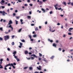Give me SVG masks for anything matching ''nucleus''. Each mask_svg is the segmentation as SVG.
Listing matches in <instances>:
<instances>
[{
  "mask_svg": "<svg viewBox=\"0 0 73 73\" xmlns=\"http://www.w3.org/2000/svg\"><path fill=\"white\" fill-rule=\"evenodd\" d=\"M0 13L2 14V15H3V16H5V14L7 15V13H5L4 11H0Z\"/></svg>",
  "mask_w": 73,
  "mask_h": 73,
  "instance_id": "obj_1",
  "label": "nucleus"
},
{
  "mask_svg": "<svg viewBox=\"0 0 73 73\" xmlns=\"http://www.w3.org/2000/svg\"><path fill=\"white\" fill-rule=\"evenodd\" d=\"M37 2L38 3V4L39 5H42V1H40L39 0H38L37 1Z\"/></svg>",
  "mask_w": 73,
  "mask_h": 73,
  "instance_id": "obj_2",
  "label": "nucleus"
},
{
  "mask_svg": "<svg viewBox=\"0 0 73 73\" xmlns=\"http://www.w3.org/2000/svg\"><path fill=\"white\" fill-rule=\"evenodd\" d=\"M38 67H37V68L38 69V70H41V66H39Z\"/></svg>",
  "mask_w": 73,
  "mask_h": 73,
  "instance_id": "obj_3",
  "label": "nucleus"
},
{
  "mask_svg": "<svg viewBox=\"0 0 73 73\" xmlns=\"http://www.w3.org/2000/svg\"><path fill=\"white\" fill-rule=\"evenodd\" d=\"M9 38V37H5V41H6Z\"/></svg>",
  "mask_w": 73,
  "mask_h": 73,
  "instance_id": "obj_4",
  "label": "nucleus"
},
{
  "mask_svg": "<svg viewBox=\"0 0 73 73\" xmlns=\"http://www.w3.org/2000/svg\"><path fill=\"white\" fill-rule=\"evenodd\" d=\"M8 27L9 28H11L12 31H13V27H12V25H10L9 26V27H7V28H8Z\"/></svg>",
  "mask_w": 73,
  "mask_h": 73,
  "instance_id": "obj_5",
  "label": "nucleus"
},
{
  "mask_svg": "<svg viewBox=\"0 0 73 73\" xmlns=\"http://www.w3.org/2000/svg\"><path fill=\"white\" fill-rule=\"evenodd\" d=\"M7 65L8 66H13V63L9 64H7Z\"/></svg>",
  "mask_w": 73,
  "mask_h": 73,
  "instance_id": "obj_6",
  "label": "nucleus"
},
{
  "mask_svg": "<svg viewBox=\"0 0 73 73\" xmlns=\"http://www.w3.org/2000/svg\"><path fill=\"white\" fill-rule=\"evenodd\" d=\"M50 29V32H54V31H55V30H54V31H52V30H51V29H52L51 28V27H49Z\"/></svg>",
  "mask_w": 73,
  "mask_h": 73,
  "instance_id": "obj_7",
  "label": "nucleus"
},
{
  "mask_svg": "<svg viewBox=\"0 0 73 73\" xmlns=\"http://www.w3.org/2000/svg\"><path fill=\"white\" fill-rule=\"evenodd\" d=\"M31 56H34V57H36V58H37V56H36V55L35 54H33L31 55Z\"/></svg>",
  "mask_w": 73,
  "mask_h": 73,
  "instance_id": "obj_8",
  "label": "nucleus"
},
{
  "mask_svg": "<svg viewBox=\"0 0 73 73\" xmlns=\"http://www.w3.org/2000/svg\"><path fill=\"white\" fill-rule=\"evenodd\" d=\"M7 66H8V65H6L5 66V68H4V70H7Z\"/></svg>",
  "mask_w": 73,
  "mask_h": 73,
  "instance_id": "obj_9",
  "label": "nucleus"
},
{
  "mask_svg": "<svg viewBox=\"0 0 73 73\" xmlns=\"http://www.w3.org/2000/svg\"><path fill=\"white\" fill-rule=\"evenodd\" d=\"M12 24V21L10 20L9 21V23L8 24V25H10V24Z\"/></svg>",
  "mask_w": 73,
  "mask_h": 73,
  "instance_id": "obj_10",
  "label": "nucleus"
},
{
  "mask_svg": "<svg viewBox=\"0 0 73 73\" xmlns=\"http://www.w3.org/2000/svg\"><path fill=\"white\" fill-rule=\"evenodd\" d=\"M70 4H71V5H72V6H73V3H70V2H69L68 3V5H70Z\"/></svg>",
  "mask_w": 73,
  "mask_h": 73,
  "instance_id": "obj_11",
  "label": "nucleus"
},
{
  "mask_svg": "<svg viewBox=\"0 0 73 73\" xmlns=\"http://www.w3.org/2000/svg\"><path fill=\"white\" fill-rule=\"evenodd\" d=\"M56 45H57V44H55V43H53V45H52V46H54V47L55 48H56Z\"/></svg>",
  "mask_w": 73,
  "mask_h": 73,
  "instance_id": "obj_12",
  "label": "nucleus"
},
{
  "mask_svg": "<svg viewBox=\"0 0 73 73\" xmlns=\"http://www.w3.org/2000/svg\"><path fill=\"white\" fill-rule=\"evenodd\" d=\"M41 10H42V11H43V12L44 13H45V12H46L45 10L44 9H43V8L41 9Z\"/></svg>",
  "mask_w": 73,
  "mask_h": 73,
  "instance_id": "obj_13",
  "label": "nucleus"
},
{
  "mask_svg": "<svg viewBox=\"0 0 73 73\" xmlns=\"http://www.w3.org/2000/svg\"><path fill=\"white\" fill-rule=\"evenodd\" d=\"M20 21L21 23V24H24V23L23 22V19H20Z\"/></svg>",
  "mask_w": 73,
  "mask_h": 73,
  "instance_id": "obj_14",
  "label": "nucleus"
},
{
  "mask_svg": "<svg viewBox=\"0 0 73 73\" xmlns=\"http://www.w3.org/2000/svg\"><path fill=\"white\" fill-rule=\"evenodd\" d=\"M25 54H28V51L26 50L25 52Z\"/></svg>",
  "mask_w": 73,
  "mask_h": 73,
  "instance_id": "obj_15",
  "label": "nucleus"
},
{
  "mask_svg": "<svg viewBox=\"0 0 73 73\" xmlns=\"http://www.w3.org/2000/svg\"><path fill=\"white\" fill-rule=\"evenodd\" d=\"M22 29H23L22 28H21L19 29L18 31V32H21V30H22Z\"/></svg>",
  "mask_w": 73,
  "mask_h": 73,
  "instance_id": "obj_16",
  "label": "nucleus"
},
{
  "mask_svg": "<svg viewBox=\"0 0 73 73\" xmlns=\"http://www.w3.org/2000/svg\"><path fill=\"white\" fill-rule=\"evenodd\" d=\"M48 41H50V42H53V40H50V39H48Z\"/></svg>",
  "mask_w": 73,
  "mask_h": 73,
  "instance_id": "obj_17",
  "label": "nucleus"
},
{
  "mask_svg": "<svg viewBox=\"0 0 73 73\" xmlns=\"http://www.w3.org/2000/svg\"><path fill=\"white\" fill-rule=\"evenodd\" d=\"M30 39H31V40H30V41H33V39H32L31 38V37H30Z\"/></svg>",
  "mask_w": 73,
  "mask_h": 73,
  "instance_id": "obj_18",
  "label": "nucleus"
},
{
  "mask_svg": "<svg viewBox=\"0 0 73 73\" xmlns=\"http://www.w3.org/2000/svg\"><path fill=\"white\" fill-rule=\"evenodd\" d=\"M54 56H52L50 58L51 59H52H52H53L54 58Z\"/></svg>",
  "mask_w": 73,
  "mask_h": 73,
  "instance_id": "obj_19",
  "label": "nucleus"
},
{
  "mask_svg": "<svg viewBox=\"0 0 73 73\" xmlns=\"http://www.w3.org/2000/svg\"><path fill=\"white\" fill-rule=\"evenodd\" d=\"M5 2V1H4V0H2L1 1V2L2 3H4Z\"/></svg>",
  "mask_w": 73,
  "mask_h": 73,
  "instance_id": "obj_20",
  "label": "nucleus"
},
{
  "mask_svg": "<svg viewBox=\"0 0 73 73\" xmlns=\"http://www.w3.org/2000/svg\"><path fill=\"white\" fill-rule=\"evenodd\" d=\"M35 30L36 31H38V27H36V28Z\"/></svg>",
  "mask_w": 73,
  "mask_h": 73,
  "instance_id": "obj_21",
  "label": "nucleus"
},
{
  "mask_svg": "<svg viewBox=\"0 0 73 73\" xmlns=\"http://www.w3.org/2000/svg\"><path fill=\"white\" fill-rule=\"evenodd\" d=\"M17 19H19V18H20V16H17L16 17Z\"/></svg>",
  "mask_w": 73,
  "mask_h": 73,
  "instance_id": "obj_22",
  "label": "nucleus"
},
{
  "mask_svg": "<svg viewBox=\"0 0 73 73\" xmlns=\"http://www.w3.org/2000/svg\"><path fill=\"white\" fill-rule=\"evenodd\" d=\"M29 69H30V70H32L33 69V68L32 67H29Z\"/></svg>",
  "mask_w": 73,
  "mask_h": 73,
  "instance_id": "obj_23",
  "label": "nucleus"
},
{
  "mask_svg": "<svg viewBox=\"0 0 73 73\" xmlns=\"http://www.w3.org/2000/svg\"><path fill=\"white\" fill-rule=\"evenodd\" d=\"M11 44L12 45H15V42H12Z\"/></svg>",
  "mask_w": 73,
  "mask_h": 73,
  "instance_id": "obj_24",
  "label": "nucleus"
},
{
  "mask_svg": "<svg viewBox=\"0 0 73 73\" xmlns=\"http://www.w3.org/2000/svg\"><path fill=\"white\" fill-rule=\"evenodd\" d=\"M27 18H28V19H31V16H28Z\"/></svg>",
  "mask_w": 73,
  "mask_h": 73,
  "instance_id": "obj_25",
  "label": "nucleus"
},
{
  "mask_svg": "<svg viewBox=\"0 0 73 73\" xmlns=\"http://www.w3.org/2000/svg\"><path fill=\"white\" fill-rule=\"evenodd\" d=\"M16 21V25H17V24H18V21Z\"/></svg>",
  "mask_w": 73,
  "mask_h": 73,
  "instance_id": "obj_26",
  "label": "nucleus"
},
{
  "mask_svg": "<svg viewBox=\"0 0 73 73\" xmlns=\"http://www.w3.org/2000/svg\"><path fill=\"white\" fill-rule=\"evenodd\" d=\"M17 53V52H16V51H15L14 52H13V54H16V53Z\"/></svg>",
  "mask_w": 73,
  "mask_h": 73,
  "instance_id": "obj_27",
  "label": "nucleus"
},
{
  "mask_svg": "<svg viewBox=\"0 0 73 73\" xmlns=\"http://www.w3.org/2000/svg\"><path fill=\"white\" fill-rule=\"evenodd\" d=\"M28 68V67H25L24 68V69H27Z\"/></svg>",
  "mask_w": 73,
  "mask_h": 73,
  "instance_id": "obj_28",
  "label": "nucleus"
},
{
  "mask_svg": "<svg viewBox=\"0 0 73 73\" xmlns=\"http://www.w3.org/2000/svg\"><path fill=\"white\" fill-rule=\"evenodd\" d=\"M31 60H34L35 59V58H34V57H31Z\"/></svg>",
  "mask_w": 73,
  "mask_h": 73,
  "instance_id": "obj_29",
  "label": "nucleus"
},
{
  "mask_svg": "<svg viewBox=\"0 0 73 73\" xmlns=\"http://www.w3.org/2000/svg\"><path fill=\"white\" fill-rule=\"evenodd\" d=\"M39 56H42V54H41V53H39Z\"/></svg>",
  "mask_w": 73,
  "mask_h": 73,
  "instance_id": "obj_30",
  "label": "nucleus"
},
{
  "mask_svg": "<svg viewBox=\"0 0 73 73\" xmlns=\"http://www.w3.org/2000/svg\"><path fill=\"white\" fill-rule=\"evenodd\" d=\"M53 13V12L52 11H51L50 12V14H51Z\"/></svg>",
  "mask_w": 73,
  "mask_h": 73,
  "instance_id": "obj_31",
  "label": "nucleus"
},
{
  "mask_svg": "<svg viewBox=\"0 0 73 73\" xmlns=\"http://www.w3.org/2000/svg\"><path fill=\"white\" fill-rule=\"evenodd\" d=\"M20 43V45L21 46H22L23 45V43H21L20 42H19Z\"/></svg>",
  "mask_w": 73,
  "mask_h": 73,
  "instance_id": "obj_32",
  "label": "nucleus"
},
{
  "mask_svg": "<svg viewBox=\"0 0 73 73\" xmlns=\"http://www.w3.org/2000/svg\"><path fill=\"white\" fill-rule=\"evenodd\" d=\"M68 35H72V33H68Z\"/></svg>",
  "mask_w": 73,
  "mask_h": 73,
  "instance_id": "obj_33",
  "label": "nucleus"
},
{
  "mask_svg": "<svg viewBox=\"0 0 73 73\" xmlns=\"http://www.w3.org/2000/svg\"><path fill=\"white\" fill-rule=\"evenodd\" d=\"M7 50H8V51H10L11 49L9 48H7Z\"/></svg>",
  "mask_w": 73,
  "mask_h": 73,
  "instance_id": "obj_34",
  "label": "nucleus"
},
{
  "mask_svg": "<svg viewBox=\"0 0 73 73\" xmlns=\"http://www.w3.org/2000/svg\"><path fill=\"white\" fill-rule=\"evenodd\" d=\"M63 4L65 5H66V3L65 2H63Z\"/></svg>",
  "mask_w": 73,
  "mask_h": 73,
  "instance_id": "obj_35",
  "label": "nucleus"
},
{
  "mask_svg": "<svg viewBox=\"0 0 73 73\" xmlns=\"http://www.w3.org/2000/svg\"><path fill=\"white\" fill-rule=\"evenodd\" d=\"M21 41L22 42H25V40L24 39H23L21 40Z\"/></svg>",
  "mask_w": 73,
  "mask_h": 73,
  "instance_id": "obj_36",
  "label": "nucleus"
},
{
  "mask_svg": "<svg viewBox=\"0 0 73 73\" xmlns=\"http://www.w3.org/2000/svg\"><path fill=\"white\" fill-rule=\"evenodd\" d=\"M13 65H15V66L16 65V63H15V62L13 63Z\"/></svg>",
  "mask_w": 73,
  "mask_h": 73,
  "instance_id": "obj_37",
  "label": "nucleus"
},
{
  "mask_svg": "<svg viewBox=\"0 0 73 73\" xmlns=\"http://www.w3.org/2000/svg\"><path fill=\"white\" fill-rule=\"evenodd\" d=\"M0 30H1V31H3V28L2 27H1V28L0 27Z\"/></svg>",
  "mask_w": 73,
  "mask_h": 73,
  "instance_id": "obj_38",
  "label": "nucleus"
},
{
  "mask_svg": "<svg viewBox=\"0 0 73 73\" xmlns=\"http://www.w3.org/2000/svg\"><path fill=\"white\" fill-rule=\"evenodd\" d=\"M3 61V59L2 58L1 59H0V61L1 62H2V61Z\"/></svg>",
  "mask_w": 73,
  "mask_h": 73,
  "instance_id": "obj_39",
  "label": "nucleus"
},
{
  "mask_svg": "<svg viewBox=\"0 0 73 73\" xmlns=\"http://www.w3.org/2000/svg\"><path fill=\"white\" fill-rule=\"evenodd\" d=\"M14 58H15L16 59H17V56H14Z\"/></svg>",
  "mask_w": 73,
  "mask_h": 73,
  "instance_id": "obj_40",
  "label": "nucleus"
},
{
  "mask_svg": "<svg viewBox=\"0 0 73 73\" xmlns=\"http://www.w3.org/2000/svg\"><path fill=\"white\" fill-rule=\"evenodd\" d=\"M1 8H3V9L5 8V6H1Z\"/></svg>",
  "mask_w": 73,
  "mask_h": 73,
  "instance_id": "obj_41",
  "label": "nucleus"
},
{
  "mask_svg": "<svg viewBox=\"0 0 73 73\" xmlns=\"http://www.w3.org/2000/svg\"><path fill=\"white\" fill-rule=\"evenodd\" d=\"M26 58H27V60H29L30 59V58H28L27 57H26Z\"/></svg>",
  "mask_w": 73,
  "mask_h": 73,
  "instance_id": "obj_42",
  "label": "nucleus"
},
{
  "mask_svg": "<svg viewBox=\"0 0 73 73\" xmlns=\"http://www.w3.org/2000/svg\"><path fill=\"white\" fill-rule=\"evenodd\" d=\"M58 6V4H56L55 5H54V7H56L57 6Z\"/></svg>",
  "mask_w": 73,
  "mask_h": 73,
  "instance_id": "obj_43",
  "label": "nucleus"
},
{
  "mask_svg": "<svg viewBox=\"0 0 73 73\" xmlns=\"http://www.w3.org/2000/svg\"><path fill=\"white\" fill-rule=\"evenodd\" d=\"M0 40H1V41L3 40V38L1 37H0Z\"/></svg>",
  "mask_w": 73,
  "mask_h": 73,
  "instance_id": "obj_44",
  "label": "nucleus"
},
{
  "mask_svg": "<svg viewBox=\"0 0 73 73\" xmlns=\"http://www.w3.org/2000/svg\"><path fill=\"white\" fill-rule=\"evenodd\" d=\"M58 50L59 51H61V48H59L58 49Z\"/></svg>",
  "mask_w": 73,
  "mask_h": 73,
  "instance_id": "obj_45",
  "label": "nucleus"
},
{
  "mask_svg": "<svg viewBox=\"0 0 73 73\" xmlns=\"http://www.w3.org/2000/svg\"><path fill=\"white\" fill-rule=\"evenodd\" d=\"M7 5L8 6H11V4H10V3L8 4Z\"/></svg>",
  "mask_w": 73,
  "mask_h": 73,
  "instance_id": "obj_46",
  "label": "nucleus"
},
{
  "mask_svg": "<svg viewBox=\"0 0 73 73\" xmlns=\"http://www.w3.org/2000/svg\"><path fill=\"white\" fill-rule=\"evenodd\" d=\"M68 31H69V32H72V31H71V30H70V29H69L68 30Z\"/></svg>",
  "mask_w": 73,
  "mask_h": 73,
  "instance_id": "obj_47",
  "label": "nucleus"
},
{
  "mask_svg": "<svg viewBox=\"0 0 73 73\" xmlns=\"http://www.w3.org/2000/svg\"><path fill=\"white\" fill-rule=\"evenodd\" d=\"M47 0H43L42 1L43 2H45V1H46Z\"/></svg>",
  "mask_w": 73,
  "mask_h": 73,
  "instance_id": "obj_48",
  "label": "nucleus"
},
{
  "mask_svg": "<svg viewBox=\"0 0 73 73\" xmlns=\"http://www.w3.org/2000/svg\"><path fill=\"white\" fill-rule=\"evenodd\" d=\"M2 68H3V66H1L0 67V69H2Z\"/></svg>",
  "mask_w": 73,
  "mask_h": 73,
  "instance_id": "obj_49",
  "label": "nucleus"
},
{
  "mask_svg": "<svg viewBox=\"0 0 73 73\" xmlns=\"http://www.w3.org/2000/svg\"><path fill=\"white\" fill-rule=\"evenodd\" d=\"M16 60H17V61H19V59H18L17 58V59H16Z\"/></svg>",
  "mask_w": 73,
  "mask_h": 73,
  "instance_id": "obj_50",
  "label": "nucleus"
},
{
  "mask_svg": "<svg viewBox=\"0 0 73 73\" xmlns=\"http://www.w3.org/2000/svg\"><path fill=\"white\" fill-rule=\"evenodd\" d=\"M46 11H49V9L46 8Z\"/></svg>",
  "mask_w": 73,
  "mask_h": 73,
  "instance_id": "obj_51",
  "label": "nucleus"
},
{
  "mask_svg": "<svg viewBox=\"0 0 73 73\" xmlns=\"http://www.w3.org/2000/svg\"><path fill=\"white\" fill-rule=\"evenodd\" d=\"M7 61H9V58H7Z\"/></svg>",
  "mask_w": 73,
  "mask_h": 73,
  "instance_id": "obj_52",
  "label": "nucleus"
},
{
  "mask_svg": "<svg viewBox=\"0 0 73 73\" xmlns=\"http://www.w3.org/2000/svg\"><path fill=\"white\" fill-rule=\"evenodd\" d=\"M19 48H21V46H19Z\"/></svg>",
  "mask_w": 73,
  "mask_h": 73,
  "instance_id": "obj_53",
  "label": "nucleus"
},
{
  "mask_svg": "<svg viewBox=\"0 0 73 73\" xmlns=\"http://www.w3.org/2000/svg\"><path fill=\"white\" fill-rule=\"evenodd\" d=\"M27 2H28V3H29L30 2V1H31L30 0H28L27 1Z\"/></svg>",
  "mask_w": 73,
  "mask_h": 73,
  "instance_id": "obj_54",
  "label": "nucleus"
},
{
  "mask_svg": "<svg viewBox=\"0 0 73 73\" xmlns=\"http://www.w3.org/2000/svg\"><path fill=\"white\" fill-rule=\"evenodd\" d=\"M69 29H70V30H72L73 29V28H70Z\"/></svg>",
  "mask_w": 73,
  "mask_h": 73,
  "instance_id": "obj_55",
  "label": "nucleus"
},
{
  "mask_svg": "<svg viewBox=\"0 0 73 73\" xmlns=\"http://www.w3.org/2000/svg\"><path fill=\"white\" fill-rule=\"evenodd\" d=\"M29 13L30 15H31V14H32V12H31V11H29Z\"/></svg>",
  "mask_w": 73,
  "mask_h": 73,
  "instance_id": "obj_56",
  "label": "nucleus"
},
{
  "mask_svg": "<svg viewBox=\"0 0 73 73\" xmlns=\"http://www.w3.org/2000/svg\"><path fill=\"white\" fill-rule=\"evenodd\" d=\"M37 36V35H33V37H36Z\"/></svg>",
  "mask_w": 73,
  "mask_h": 73,
  "instance_id": "obj_57",
  "label": "nucleus"
},
{
  "mask_svg": "<svg viewBox=\"0 0 73 73\" xmlns=\"http://www.w3.org/2000/svg\"><path fill=\"white\" fill-rule=\"evenodd\" d=\"M58 10H61V8L60 7L59 8H58Z\"/></svg>",
  "mask_w": 73,
  "mask_h": 73,
  "instance_id": "obj_58",
  "label": "nucleus"
},
{
  "mask_svg": "<svg viewBox=\"0 0 73 73\" xmlns=\"http://www.w3.org/2000/svg\"><path fill=\"white\" fill-rule=\"evenodd\" d=\"M29 5L31 7H32V6L33 5H32V4H29Z\"/></svg>",
  "mask_w": 73,
  "mask_h": 73,
  "instance_id": "obj_59",
  "label": "nucleus"
},
{
  "mask_svg": "<svg viewBox=\"0 0 73 73\" xmlns=\"http://www.w3.org/2000/svg\"><path fill=\"white\" fill-rule=\"evenodd\" d=\"M57 25H60V23H58L57 24Z\"/></svg>",
  "mask_w": 73,
  "mask_h": 73,
  "instance_id": "obj_60",
  "label": "nucleus"
},
{
  "mask_svg": "<svg viewBox=\"0 0 73 73\" xmlns=\"http://www.w3.org/2000/svg\"><path fill=\"white\" fill-rule=\"evenodd\" d=\"M44 61H45V62H46V60H45V58H44Z\"/></svg>",
  "mask_w": 73,
  "mask_h": 73,
  "instance_id": "obj_61",
  "label": "nucleus"
},
{
  "mask_svg": "<svg viewBox=\"0 0 73 73\" xmlns=\"http://www.w3.org/2000/svg\"><path fill=\"white\" fill-rule=\"evenodd\" d=\"M25 6H28V5L27 4H25Z\"/></svg>",
  "mask_w": 73,
  "mask_h": 73,
  "instance_id": "obj_62",
  "label": "nucleus"
},
{
  "mask_svg": "<svg viewBox=\"0 0 73 73\" xmlns=\"http://www.w3.org/2000/svg\"><path fill=\"white\" fill-rule=\"evenodd\" d=\"M45 24H48V22H46L45 23Z\"/></svg>",
  "mask_w": 73,
  "mask_h": 73,
  "instance_id": "obj_63",
  "label": "nucleus"
},
{
  "mask_svg": "<svg viewBox=\"0 0 73 73\" xmlns=\"http://www.w3.org/2000/svg\"><path fill=\"white\" fill-rule=\"evenodd\" d=\"M13 16H16V13H14L13 14Z\"/></svg>",
  "mask_w": 73,
  "mask_h": 73,
  "instance_id": "obj_64",
  "label": "nucleus"
}]
</instances>
